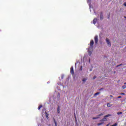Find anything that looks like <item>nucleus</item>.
I'll list each match as a JSON object with an SVG mask.
<instances>
[{
  "label": "nucleus",
  "instance_id": "nucleus-32",
  "mask_svg": "<svg viewBox=\"0 0 126 126\" xmlns=\"http://www.w3.org/2000/svg\"><path fill=\"white\" fill-rule=\"evenodd\" d=\"M58 95H59V96H60V93H58Z\"/></svg>",
  "mask_w": 126,
  "mask_h": 126
},
{
  "label": "nucleus",
  "instance_id": "nucleus-8",
  "mask_svg": "<svg viewBox=\"0 0 126 126\" xmlns=\"http://www.w3.org/2000/svg\"><path fill=\"white\" fill-rule=\"evenodd\" d=\"M87 79H88L87 77H86V78H84L82 79L83 83V84L85 83V82L86 81V80H87Z\"/></svg>",
  "mask_w": 126,
  "mask_h": 126
},
{
  "label": "nucleus",
  "instance_id": "nucleus-1",
  "mask_svg": "<svg viewBox=\"0 0 126 126\" xmlns=\"http://www.w3.org/2000/svg\"><path fill=\"white\" fill-rule=\"evenodd\" d=\"M90 45V47L88 48V52L90 57H91V55H92V52H93V45H94V40H91Z\"/></svg>",
  "mask_w": 126,
  "mask_h": 126
},
{
  "label": "nucleus",
  "instance_id": "nucleus-12",
  "mask_svg": "<svg viewBox=\"0 0 126 126\" xmlns=\"http://www.w3.org/2000/svg\"><path fill=\"white\" fill-rule=\"evenodd\" d=\"M107 106L108 108H110V107H112V105L110 104V103H107Z\"/></svg>",
  "mask_w": 126,
  "mask_h": 126
},
{
  "label": "nucleus",
  "instance_id": "nucleus-30",
  "mask_svg": "<svg viewBox=\"0 0 126 126\" xmlns=\"http://www.w3.org/2000/svg\"><path fill=\"white\" fill-rule=\"evenodd\" d=\"M124 85H126V83H124Z\"/></svg>",
  "mask_w": 126,
  "mask_h": 126
},
{
  "label": "nucleus",
  "instance_id": "nucleus-20",
  "mask_svg": "<svg viewBox=\"0 0 126 126\" xmlns=\"http://www.w3.org/2000/svg\"><path fill=\"white\" fill-rule=\"evenodd\" d=\"M64 77V75H62V76H61L62 79H63V77Z\"/></svg>",
  "mask_w": 126,
  "mask_h": 126
},
{
  "label": "nucleus",
  "instance_id": "nucleus-17",
  "mask_svg": "<svg viewBox=\"0 0 126 126\" xmlns=\"http://www.w3.org/2000/svg\"><path fill=\"white\" fill-rule=\"evenodd\" d=\"M126 85H124V86H122V89H126Z\"/></svg>",
  "mask_w": 126,
  "mask_h": 126
},
{
  "label": "nucleus",
  "instance_id": "nucleus-33",
  "mask_svg": "<svg viewBox=\"0 0 126 126\" xmlns=\"http://www.w3.org/2000/svg\"><path fill=\"white\" fill-rule=\"evenodd\" d=\"M114 73H116V71H114Z\"/></svg>",
  "mask_w": 126,
  "mask_h": 126
},
{
  "label": "nucleus",
  "instance_id": "nucleus-4",
  "mask_svg": "<svg viewBox=\"0 0 126 126\" xmlns=\"http://www.w3.org/2000/svg\"><path fill=\"white\" fill-rule=\"evenodd\" d=\"M106 43L107 45H108L109 47H111L112 44H111V41H110V39L109 38H107L106 39Z\"/></svg>",
  "mask_w": 126,
  "mask_h": 126
},
{
  "label": "nucleus",
  "instance_id": "nucleus-18",
  "mask_svg": "<svg viewBox=\"0 0 126 126\" xmlns=\"http://www.w3.org/2000/svg\"><path fill=\"white\" fill-rule=\"evenodd\" d=\"M97 119H99V117H94V118H93V120H97Z\"/></svg>",
  "mask_w": 126,
  "mask_h": 126
},
{
  "label": "nucleus",
  "instance_id": "nucleus-9",
  "mask_svg": "<svg viewBox=\"0 0 126 126\" xmlns=\"http://www.w3.org/2000/svg\"><path fill=\"white\" fill-rule=\"evenodd\" d=\"M60 105H58L57 107V112L58 114H60Z\"/></svg>",
  "mask_w": 126,
  "mask_h": 126
},
{
  "label": "nucleus",
  "instance_id": "nucleus-5",
  "mask_svg": "<svg viewBox=\"0 0 126 126\" xmlns=\"http://www.w3.org/2000/svg\"><path fill=\"white\" fill-rule=\"evenodd\" d=\"M70 73L72 75H74V70H73V66H71L70 68Z\"/></svg>",
  "mask_w": 126,
  "mask_h": 126
},
{
  "label": "nucleus",
  "instance_id": "nucleus-34",
  "mask_svg": "<svg viewBox=\"0 0 126 126\" xmlns=\"http://www.w3.org/2000/svg\"><path fill=\"white\" fill-rule=\"evenodd\" d=\"M89 62H90V60H89Z\"/></svg>",
  "mask_w": 126,
  "mask_h": 126
},
{
  "label": "nucleus",
  "instance_id": "nucleus-14",
  "mask_svg": "<svg viewBox=\"0 0 126 126\" xmlns=\"http://www.w3.org/2000/svg\"><path fill=\"white\" fill-rule=\"evenodd\" d=\"M41 108H43V105H39L38 107V110H40V109H41Z\"/></svg>",
  "mask_w": 126,
  "mask_h": 126
},
{
  "label": "nucleus",
  "instance_id": "nucleus-19",
  "mask_svg": "<svg viewBox=\"0 0 126 126\" xmlns=\"http://www.w3.org/2000/svg\"><path fill=\"white\" fill-rule=\"evenodd\" d=\"M103 124H104V123H98L97 124V126H101V125H103Z\"/></svg>",
  "mask_w": 126,
  "mask_h": 126
},
{
  "label": "nucleus",
  "instance_id": "nucleus-28",
  "mask_svg": "<svg viewBox=\"0 0 126 126\" xmlns=\"http://www.w3.org/2000/svg\"><path fill=\"white\" fill-rule=\"evenodd\" d=\"M104 90V88H101V89H99V90H100V91H101V90Z\"/></svg>",
  "mask_w": 126,
  "mask_h": 126
},
{
  "label": "nucleus",
  "instance_id": "nucleus-6",
  "mask_svg": "<svg viewBox=\"0 0 126 126\" xmlns=\"http://www.w3.org/2000/svg\"><path fill=\"white\" fill-rule=\"evenodd\" d=\"M104 19V16H103V13L101 12L100 13V20H103Z\"/></svg>",
  "mask_w": 126,
  "mask_h": 126
},
{
  "label": "nucleus",
  "instance_id": "nucleus-27",
  "mask_svg": "<svg viewBox=\"0 0 126 126\" xmlns=\"http://www.w3.org/2000/svg\"><path fill=\"white\" fill-rule=\"evenodd\" d=\"M120 98H122V96H119L118 97V99H120Z\"/></svg>",
  "mask_w": 126,
  "mask_h": 126
},
{
  "label": "nucleus",
  "instance_id": "nucleus-23",
  "mask_svg": "<svg viewBox=\"0 0 126 126\" xmlns=\"http://www.w3.org/2000/svg\"><path fill=\"white\" fill-rule=\"evenodd\" d=\"M96 76H94V77L93 78V79L94 80L96 78Z\"/></svg>",
  "mask_w": 126,
  "mask_h": 126
},
{
  "label": "nucleus",
  "instance_id": "nucleus-11",
  "mask_svg": "<svg viewBox=\"0 0 126 126\" xmlns=\"http://www.w3.org/2000/svg\"><path fill=\"white\" fill-rule=\"evenodd\" d=\"M105 114V113L103 112L100 113V114H98L97 115V117H98L97 118H99V117H101V116H103V115H104Z\"/></svg>",
  "mask_w": 126,
  "mask_h": 126
},
{
  "label": "nucleus",
  "instance_id": "nucleus-3",
  "mask_svg": "<svg viewBox=\"0 0 126 126\" xmlns=\"http://www.w3.org/2000/svg\"><path fill=\"white\" fill-rule=\"evenodd\" d=\"M94 39L95 44V45H97V44H98V42H99V39H98V35H95Z\"/></svg>",
  "mask_w": 126,
  "mask_h": 126
},
{
  "label": "nucleus",
  "instance_id": "nucleus-25",
  "mask_svg": "<svg viewBox=\"0 0 126 126\" xmlns=\"http://www.w3.org/2000/svg\"><path fill=\"white\" fill-rule=\"evenodd\" d=\"M109 96L110 97H111V98H114V96H113L112 95H110Z\"/></svg>",
  "mask_w": 126,
  "mask_h": 126
},
{
  "label": "nucleus",
  "instance_id": "nucleus-24",
  "mask_svg": "<svg viewBox=\"0 0 126 126\" xmlns=\"http://www.w3.org/2000/svg\"><path fill=\"white\" fill-rule=\"evenodd\" d=\"M88 2H89V3L91 2V0H88Z\"/></svg>",
  "mask_w": 126,
  "mask_h": 126
},
{
  "label": "nucleus",
  "instance_id": "nucleus-10",
  "mask_svg": "<svg viewBox=\"0 0 126 126\" xmlns=\"http://www.w3.org/2000/svg\"><path fill=\"white\" fill-rule=\"evenodd\" d=\"M53 121L55 124V126H58V123H57V121H56V119H55V118H54Z\"/></svg>",
  "mask_w": 126,
  "mask_h": 126
},
{
  "label": "nucleus",
  "instance_id": "nucleus-13",
  "mask_svg": "<svg viewBox=\"0 0 126 126\" xmlns=\"http://www.w3.org/2000/svg\"><path fill=\"white\" fill-rule=\"evenodd\" d=\"M100 92H97V93H96L95 94H94V97H96L95 96H96V95H99V94H100Z\"/></svg>",
  "mask_w": 126,
  "mask_h": 126
},
{
  "label": "nucleus",
  "instance_id": "nucleus-21",
  "mask_svg": "<svg viewBox=\"0 0 126 126\" xmlns=\"http://www.w3.org/2000/svg\"><path fill=\"white\" fill-rule=\"evenodd\" d=\"M122 64H119V65H118L117 66V67H119V66H121V65H122Z\"/></svg>",
  "mask_w": 126,
  "mask_h": 126
},
{
  "label": "nucleus",
  "instance_id": "nucleus-2",
  "mask_svg": "<svg viewBox=\"0 0 126 126\" xmlns=\"http://www.w3.org/2000/svg\"><path fill=\"white\" fill-rule=\"evenodd\" d=\"M108 117H112V114H108L104 117V118L100 120V122H107V118Z\"/></svg>",
  "mask_w": 126,
  "mask_h": 126
},
{
  "label": "nucleus",
  "instance_id": "nucleus-31",
  "mask_svg": "<svg viewBox=\"0 0 126 126\" xmlns=\"http://www.w3.org/2000/svg\"><path fill=\"white\" fill-rule=\"evenodd\" d=\"M108 18H110V15H109L108 16Z\"/></svg>",
  "mask_w": 126,
  "mask_h": 126
},
{
  "label": "nucleus",
  "instance_id": "nucleus-22",
  "mask_svg": "<svg viewBox=\"0 0 126 126\" xmlns=\"http://www.w3.org/2000/svg\"><path fill=\"white\" fill-rule=\"evenodd\" d=\"M120 95H126V94L122 93L120 94Z\"/></svg>",
  "mask_w": 126,
  "mask_h": 126
},
{
  "label": "nucleus",
  "instance_id": "nucleus-16",
  "mask_svg": "<svg viewBox=\"0 0 126 126\" xmlns=\"http://www.w3.org/2000/svg\"><path fill=\"white\" fill-rule=\"evenodd\" d=\"M117 115H122V114H123V112H117Z\"/></svg>",
  "mask_w": 126,
  "mask_h": 126
},
{
  "label": "nucleus",
  "instance_id": "nucleus-26",
  "mask_svg": "<svg viewBox=\"0 0 126 126\" xmlns=\"http://www.w3.org/2000/svg\"><path fill=\"white\" fill-rule=\"evenodd\" d=\"M75 119H76V115H75V113H74Z\"/></svg>",
  "mask_w": 126,
  "mask_h": 126
},
{
  "label": "nucleus",
  "instance_id": "nucleus-15",
  "mask_svg": "<svg viewBox=\"0 0 126 126\" xmlns=\"http://www.w3.org/2000/svg\"><path fill=\"white\" fill-rule=\"evenodd\" d=\"M45 115H46L47 119H48L49 118V114L46 112Z\"/></svg>",
  "mask_w": 126,
  "mask_h": 126
},
{
  "label": "nucleus",
  "instance_id": "nucleus-29",
  "mask_svg": "<svg viewBox=\"0 0 126 126\" xmlns=\"http://www.w3.org/2000/svg\"><path fill=\"white\" fill-rule=\"evenodd\" d=\"M124 18H125V19L126 20V16L124 17Z\"/></svg>",
  "mask_w": 126,
  "mask_h": 126
},
{
  "label": "nucleus",
  "instance_id": "nucleus-7",
  "mask_svg": "<svg viewBox=\"0 0 126 126\" xmlns=\"http://www.w3.org/2000/svg\"><path fill=\"white\" fill-rule=\"evenodd\" d=\"M97 23V18H95L94 19V20L93 21V23L94 24H96V23Z\"/></svg>",
  "mask_w": 126,
  "mask_h": 126
}]
</instances>
